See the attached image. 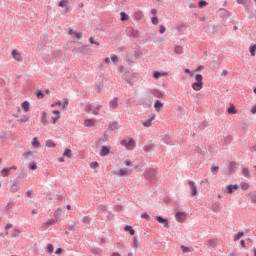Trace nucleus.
Listing matches in <instances>:
<instances>
[{
    "label": "nucleus",
    "instance_id": "1",
    "mask_svg": "<svg viewBox=\"0 0 256 256\" xmlns=\"http://www.w3.org/2000/svg\"><path fill=\"white\" fill-rule=\"evenodd\" d=\"M195 81L196 82L192 83V89L194 91H201L203 89V75L196 74Z\"/></svg>",
    "mask_w": 256,
    "mask_h": 256
},
{
    "label": "nucleus",
    "instance_id": "2",
    "mask_svg": "<svg viewBox=\"0 0 256 256\" xmlns=\"http://www.w3.org/2000/svg\"><path fill=\"white\" fill-rule=\"evenodd\" d=\"M144 177L147 179V181L153 183V181L157 179V171L155 169H147L144 173Z\"/></svg>",
    "mask_w": 256,
    "mask_h": 256
},
{
    "label": "nucleus",
    "instance_id": "3",
    "mask_svg": "<svg viewBox=\"0 0 256 256\" xmlns=\"http://www.w3.org/2000/svg\"><path fill=\"white\" fill-rule=\"evenodd\" d=\"M175 219L178 223H184L185 219H187V213L185 212H177L175 214Z\"/></svg>",
    "mask_w": 256,
    "mask_h": 256
},
{
    "label": "nucleus",
    "instance_id": "4",
    "mask_svg": "<svg viewBox=\"0 0 256 256\" xmlns=\"http://www.w3.org/2000/svg\"><path fill=\"white\" fill-rule=\"evenodd\" d=\"M237 189H239L238 184H230L226 187L225 193H227L228 195H231V193H233L234 191H237Z\"/></svg>",
    "mask_w": 256,
    "mask_h": 256
},
{
    "label": "nucleus",
    "instance_id": "5",
    "mask_svg": "<svg viewBox=\"0 0 256 256\" xmlns=\"http://www.w3.org/2000/svg\"><path fill=\"white\" fill-rule=\"evenodd\" d=\"M188 185H189V188L192 191L191 192L192 197H195L197 195V193H198V191H197V184H195L194 181H189Z\"/></svg>",
    "mask_w": 256,
    "mask_h": 256
},
{
    "label": "nucleus",
    "instance_id": "6",
    "mask_svg": "<svg viewBox=\"0 0 256 256\" xmlns=\"http://www.w3.org/2000/svg\"><path fill=\"white\" fill-rule=\"evenodd\" d=\"M156 221H158V223H162L165 229H169V219L163 218L162 216H156Z\"/></svg>",
    "mask_w": 256,
    "mask_h": 256
},
{
    "label": "nucleus",
    "instance_id": "7",
    "mask_svg": "<svg viewBox=\"0 0 256 256\" xmlns=\"http://www.w3.org/2000/svg\"><path fill=\"white\" fill-rule=\"evenodd\" d=\"M155 114H152L148 120L142 122L143 127H152L153 121H155Z\"/></svg>",
    "mask_w": 256,
    "mask_h": 256
},
{
    "label": "nucleus",
    "instance_id": "8",
    "mask_svg": "<svg viewBox=\"0 0 256 256\" xmlns=\"http://www.w3.org/2000/svg\"><path fill=\"white\" fill-rule=\"evenodd\" d=\"M11 193H17L19 191V179L13 181L12 186L10 187Z\"/></svg>",
    "mask_w": 256,
    "mask_h": 256
},
{
    "label": "nucleus",
    "instance_id": "9",
    "mask_svg": "<svg viewBox=\"0 0 256 256\" xmlns=\"http://www.w3.org/2000/svg\"><path fill=\"white\" fill-rule=\"evenodd\" d=\"M111 150L107 146H102L100 150V157H107Z\"/></svg>",
    "mask_w": 256,
    "mask_h": 256
},
{
    "label": "nucleus",
    "instance_id": "10",
    "mask_svg": "<svg viewBox=\"0 0 256 256\" xmlns=\"http://www.w3.org/2000/svg\"><path fill=\"white\" fill-rule=\"evenodd\" d=\"M119 98L115 97L113 100L110 101L109 107L110 109H117L119 107Z\"/></svg>",
    "mask_w": 256,
    "mask_h": 256
},
{
    "label": "nucleus",
    "instance_id": "11",
    "mask_svg": "<svg viewBox=\"0 0 256 256\" xmlns=\"http://www.w3.org/2000/svg\"><path fill=\"white\" fill-rule=\"evenodd\" d=\"M12 57H13L16 61H23V56H22L21 53H19V51H17V50H13V51H12Z\"/></svg>",
    "mask_w": 256,
    "mask_h": 256
},
{
    "label": "nucleus",
    "instance_id": "12",
    "mask_svg": "<svg viewBox=\"0 0 256 256\" xmlns=\"http://www.w3.org/2000/svg\"><path fill=\"white\" fill-rule=\"evenodd\" d=\"M162 141L163 143H165L166 145H173L174 142H173V138L169 135H165L163 138H162Z\"/></svg>",
    "mask_w": 256,
    "mask_h": 256
},
{
    "label": "nucleus",
    "instance_id": "13",
    "mask_svg": "<svg viewBox=\"0 0 256 256\" xmlns=\"http://www.w3.org/2000/svg\"><path fill=\"white\" fill-rule=\"evenodd\" d=\"M69 35H73L76 39H82L83 38V33L81 32H75L73 29H70L68 31Z\"/></svg>",
    "mask_w": 256,
    "mask_h": 256
},
{
    "label": "nucleus",
    "instance_id": "14",
    "mask_svg": "<svg viewBox=\"0 0 256 256\" xmlns=\"http://www.w3.org/2000/svg\"><path fill=\"white\" fill-rule=\"evenodd\" d=\"M143 149H144L145 153H151V151L155 150V144L149 143V144L145 145Z\"/></svg>",
    "mask_w": 256,
    "mask_h": 256
},
{
    "label": "nucleus",
    "instance_id": "15",
    "mask_svg": "<svg viewBox=\"0 0 256 256\" xmlns=\"http://www.w3.org/2000/svg\"><path fill=\"white\" fill-rule=\"evenodd\" d=\"M21 107H22L24 113H29L31 104L29 103V101L26 100V101L22 102Z\"/></svg>",
    "mask_w": 256,
    "mask_h": 256
},
{
    "label": "nucleus",
    "instance_id": "16",
    "mask_svg": "<svg viewBox=\"0 0 256 256\" xmlns=\"http://www.w3.org/2000/svg\"><path fill=\"white\" fill-rule=\"evenodd\" d=\"M135 143V141L131 138L129 140H122L121 141V145H123L124 147H126L127 149H129V147H131V145Z\"/></svg>",
    "mask_w": 256,
    "mask_h": 256
},
{
    "label": "nucleus",
    "instance_id": "17",
    "mask_svg": "<svg viewBox=\"0 0 256 256\" xmlns=\"http://www.w3.org/2000/svg\"><path fill=\"white\" fill-rule=\"evenodd\" d=\"M134 19L135 21H141L143 19V12H141V10H136L134 12Z\"/></svg>",
    "mask_w": 256,
    "mask_h": 256
},
{
    "label": "nucleus",
    "instance_id": "18",
    "mask_svg": "<svg viewBox=\"0 0 256 256\" xmlns=\"http://www.w3.org/2000/svg\"><path fill=\"white\" fill-rule=\"evenodd\" d=\"M118 126H119V122L117 121L110 122L108 125V131H116Z\"/></svg>",
    "mask_w": 256,
    "mask_h": 256
},
{
    "label": "nucleus",
    "instance_id": "19",
    "mask_svg": "<svg viewBox=\"0 0 256 256\" xmlns=\"http://www.w3.org/2000/svg\"><path fill=\"white\" fill-rule=\"evenodd\" d=\"M154 109L157 113H159L161 111V109H163V103L160 102L159 100H157L155 103H154Z\"/></svg>",
    "mask_w": 256,
    "mask_h": 256
},
{
    "label": "nucleus",
    "instance_id": "20",
    "mask_svg": "<svg viewBox=\"0 0 256 256\" xmlns=\"http://www.w3.org/2000/svg\"><path fill=\"white\" fill-rule=\"evenodd\" d=\"M0 175H1V177H9V175H11V169H9V168H3V169L0 171Z\"/></svg>",
    "mask_w": 256,
    "mask_h": 256
},
{
    "label": "nucleus",
    "instance_id": "21",
    "mask_svg": "<svg viewBox=\"0 0 256 256\" xmlns=\"http://www.w3.org/2000/svg\"><path fill=\"white\" fill-rule=\"evenodd\" d=\"M84 127H95V119H87L84 121Z\"/></svg>",
    "mask_w": 256,
    "mask_h": 256
},
{
    "label": "nucleus",
    "instance_id": "22",
    "mask_svg": "<svg viewBox=\"0 0 256 256\" xmlns=\"http://www.w3.org/2000/svg\"><path fill=\"white\" fill-rule=\"evenodd\" d=\"M68 3H69V0H62L59 2L58 7H65L66 13H69V7H67Z\"/></svg>",
    "mask_w": 256,
    "mask_h": 256
},
{
    "label": "nucleus",
    "instance_id": "23",
    "mask_svg": "<svg viewBox=\"0 0 256 256\" xmlns=\"http://www.w3.org/2000/svg\"><path fill=\"white\" fill-rule=\"evenodd\" d=\"M139 35V31L136 29L131 28L129 30V37H132L133 39L137 38Z\"/></svg>",
    "mask_w": 256,
    "mask_h": 256
},
{
    "label": "nucleus",
    "instance_id": "24",
    "mask_svg": "<svg viewBox=\"0 0 256 256\" xmlns=\"http://www.w3.org/2000/svg\"><path fill=\"white\" fill-rule=\"evenodd\" d=\"M40 121H41V123H43L44 125H47V112H45V111H42V112H41Z\"/></svg>",
    "mask_w": 256,
    "mask_h": 256
},
{
    "label": "nucleus",
    "instance_id": "25",
    "mask_svg": "<svg viewBox=\"0 0 256 256\" xmlns=\"http://www.w3.org/2000/svg\"><path fill=\"white\" fill-rule=\"evenodd\" d=\"M152 95L157 99H161V97H163V92H161V90H152Z\"/></svg>",
    "mask_w": 256,
    "mask_h": 256
},
{
    "label": "nucleus",
    "instance_id": "26",
    "mask_svg": "<svg viewBox=\"0 0 256 256\" xmlns=\"http://www.w3.org/2000/svg\"><path fill=\"white\" fill-rule=\"evenodd\" d=\"M212 211H215V213H219V211H221V204H219V202H215L212 205Z\"/></svg>",
    "mask_w": 256,
    "mask_h": 256
},
{
    "label": "nucleus",
    "instance_id": "27",
    "mask_svg": "<svg viewBox=\"0 0 256 256\" xmlns=\"http://www.w3.org/2000/svg\"><path fill=\"white\" fill-rule=\"evenodd\" d=\"M165 76H167V72L161 73V72H159V71H156V72H154V74H153L154 79H159V77H165Z\"/></svg>",
    "mask_w": 256,
    "mask_h": 256
},
{
    "label": "nucleus",
    "instance_id": "28",
    "mask_svg": "<svg viewBox=\"0 0 256 256\" xmlns=\"http://www.w3.org/2000/svg\"><path fill=\"white\" fill-rule=\"evenodd\" d=\"M133 247L135 249H141V242L139 240H137V237L133 238Z\"/></svg>",
    "mask_w": 256,
    "mask_h": 256
},
{
    "label": "nucleus",
    "instance_id": "29",
    "mask_svg": "<svg viewBox=\"0 0 256 256\" xmlns=\"http://www.w3.org/2000/svg\"><path fill=\"white\" fill-rule=\"evenodd\" d=\"M249 198H250L251 203L256 204V191L250 192Z\"/></svg>",
    "mask_w": 256,
    "mask_h": 256
},
{
    "label": "nucleus",
    "instance_id": "30",
    "mask_svg": "<svg viewBox=\"0 0 256 256\" xmlns=\"http://www.w3.org/2000/svg\"><path fill=\"white\" fill-rule=\"evenodd\" d=\"M13 207H15V203H13V202H8L7 205H6V207H5V211H6L7 213H9V212L13 209Z\"/></svg>",
    "mask_w": 256,
    "mask_h": 256
},
{
    "label": "nucleus",
    "instance_id": "31",
    "mask_svg": "<svg viewBox=\"0 0 256 256\" xmlns=\"http://www.w3.org/2000/svg\"><path fill=\"white\" fill-rule=\"evenodd\" d=\"M242 175L247 178L251 177V171H249V168H242Z\"/></svg>",
    "mask_w": 256,
    "mask_h": 256
},
{
    "label": "nucleus",
    "instance_id": "32",
    "mask_svg": "<svg viewBox=\"0 0 256 256\" xmlns=\"http://www.w3.org/2000/svg\"><path fill=\"white\" fill-rule=\"evenodd\" d=\"M129 170L125 169V168H121L118 175L119 177H126V175H128Z\"/></svg>",
    "mask_w": 256,
    "mask_h": 256
},
{
    "label": "nucleus",
    "instance_id": "33",
    "mask_svg": "<svg viewBox=\"0 0 256 256\" xmlns=\"http://www.w3.org/2000/svg\"><path fill=\"white\" fill-rule=\"evenodd\" d=\"M29 121V116L28 115H23L21 118L18 119V123H27Z\"/></svg>",
    "mask_w": 256,
    "mask_h": 256
},
{
    "label": "nucleus",
    "instance_id": "34",
    "mask_svg": "<svg viewBox=\"0 0 256 256\" xmlns=\"http://www.w3.org/2000/svg\"><path fill=\"white\" fill-rule=\"evenodd\" d=\"M124 231H128L130 233V235H132V236L135 235V231L133 230V227L130 225H126L124 227Z\"/></svg>",
    "mask_w": 256,
    "mask_h": 256
},
{
    "label": "nucleus",
    "instance_id": "35",
    "mask_svg": "<svg viewBox=\"0 0 256 256\" xmlns=\"http://www.w3.org/2000/svg\"><path fill=\"white\" fill-rule=\"evenodd\" d=\"M228 113L229 115H235L237 113V110L235 109V105H231L229 108H228Z\"/></svg>",
    "mask_w": 256,
    "mask_h": 256
},
{
    "label": "nucleus",
    "instance_id": "36",
    "mask_svg": "<svg viewBox=\"0 0 256 256\" xmlns=\"http://www.w3.org/2000/svg\"><path fill=\"white\" fill-rule=\"evenodd\" d=\"M208 247H216L217 245V239H210L207 243Z\"/></svg>",
    "mask_w": 256,
    "mask_h": 256
},
{
    "label": "nucleus",
    "instance_id": "37",
    "mask_svg": "<svg viewBox=\"0 0 256 256\" xmlns=\"http://www.w3.org/2000/svg\"><path fill=\"white\" fill-rule=\"evenodd\" d=\"M120 20L121 21H129V15H127L125 12L120 13Z\"/></svg>",
    "mask_w": 256,
    "mask_h": 256
},
{
    "label": "nucleus",
    "instance_id": "38",
    "mask_svg": "<svg viewBox=\"0 0 256 256\" xmlns=\"http://www.w3.org/2000/svg\"><path fill=\"white\" fill-rule=\"evenodd\" d=\"M240 187H241L242 191H249L250 185L247 182H243V183H241Z\"/></svg>",
    "mask_w": 256,
    "mask_h": 256
},
{
    "label": "nucleus",
    "instance_id": "39",
    "mask_svg": "<svg viewBox=\"0 0 256 256\" xmlns=\"http://www.w3.org/2000/svg\"><path fill=\"white\" fill-rule=\"evenodd\" d=\"M68 107H69V99L64 98L63 104H62V109L65 111Z\"/></svg>",
    "mask_w": 256,
    "mask_h": 256
},
{
    "label": "nucleus",
    "instance_id": "40",
    "mask_svg": "<svg viewBox=\"0 0 256 256\" xmlns=\"http://www.w3.org/2000/svg\"><path fill=\"white\" fill-rule=\"evenodd\" d=\"M19 233H21V230H19V229H14L13 231H12V234H11V237H14V238H19Z\"/></svg>",
    "mask_w": 256,
    "mask_h": 256
},
{
    "label": "nucleus",
    "instance_id": "41",
    "mask_svg": "<svg viewBox=\"0 0 256 256\" xmlns=\"http://www.w3.org/2000/svg\"><path fill=\"white\" fill-rule=\"evenodd\" d=\"M175 53L177 55H182L183 54V47L181 46H176L175 49H174Z\"/></svg>",
    "mask_w": 256,
    "mask_h": 256
},
{
    "label": "nucleus",
    "instance_id": "42",
    "mask_svg": "<svg viewBox=\"0 0 256 256\" xmlns=\"http://www.w3.org/2000/svg\"><path fill=\"white\" fill-rule=\"evenodd\" d=\"M64 157H68V159H71V149L66 148L64 153H63Z\"/></svg>",
    "mask_w": 256,
    "mask_h": 256
},
{
    "label": "nucleus",
    "instance_id": "43",
    "mask_svg": "<svg viewBox=\"0 0 256 256\" xmlns=\"http://www.w3.org/2000/svg\"><path fill=\"white\" fill-rule=\"evenodd\" d=\"M195 152L197 153V155H202L203 157H205V151H203L201 147H196Z\"/></svg>",
    "mask_w": 256,
    "mask_h": 256
},
{
    "label": "nucleus",
    "instance_id": "44",
    "mask_svg": "<svg viewBox=\"0 0 256 256\" xmlns=\"http://www.w3.org/2000/svg\"><path fill=\"white\" fill-rule=\"evenodd\" d=\"M32 145H33V147H35V148L41 147V143H39V141H37V138H36V137L33 138Z\"/></svg>",
    "mask_w": 256,
    "mask_h": 256
},
{
    "label": "nucleus",
    "instance_id": "45",
    "mask_svg": "<svg viewBox=\"0 0 256 256\" xmlns=\"http://www.w3.org/2000/svg\"><path fill=\"white\" fill-rule=\"evenodd\" d=\"M250 54L252 57H255L256 45H252L249 48Z\"/></svg>",
    "mask_w": 256,
    "mask_h": 256
},
{
    "label": "nucleus",
    "instance_id": "46",
    "mask_svg": "<svg viewBox=\"0 0 256 256\" xmlns=\"http://www.w3.org/2000/svg\"><path fill=\"white\" fill-rule=\"evenodd\" d=\"M23 156L25 157V159L29 160L31 159V157H33V152L31 151L25 152Z\"/></svg>",
    "mask_w": 256,
    "mask_h": 256
},
{
    "label": "nucleus",
    "instance_id": "47",
    "mask_svg": "<svg viewBox=\"0 0 256 256\" xmlns=\"http://www.w3.org/2000/svg\"><path fill=\"white\" fill-rule=\"evenodd\" d=\"M141 218L146 219V221H151V216H149V214H147V212L142 213Z\"/></svg>",
    "mask_w": 256,
    "mask_h": 256
},
{
    "label": "nucleus",
    "instance_id": "48",
    "mask_svg": "<svg viewBox=\"0 0 256 256\" xmlns=\"http://www.w3.org/2000/svg\"><path fill=\"white\" fill-rule=\"evenodd\" d=\"M243 235V232H238L237 234L234 235V241H239V239L243 237Z\"/></svg>",
    "mask_w": 256,
    "mask_h": 256
},
{
    "label": "nucleus",
    "instance_id": "49",
    "mask_svg": "<svg viewBox=\"0 0 256 256\" xmlns=\"http://www.w3.org/2000/svg\"><path fill=\"white\" fill-rule=\"evenodd\" d=\"M82 223L89 225V223H91V218H89V216H84L82 218Z\"/></svg>",
    "mask_w": 256,
    "mask_h": 256
},
{
    "label": "nucleus",
    "instance_id": "50",
    "mask_svg": "<svg viewBox=\"0 0 256 256\" xmlns=\"http://www.w3.org/2000/svg\"><path fill=\"white\" fill-rule=\"evenodd\" d=\"M218 172H219V166L211 167V173H213V175H217Z\"/></svg>",
    "mask_w": 256,
    "mask_h": 256
},
{
    "label": "nucleus",
    "instance_id": "51",
    "mask_svg": "<svg viewBox=\"0 0 256 256\" xmlns=\"http://www.w3.org/2000/svg\"><path fill=\"white\" fill-rule=\"evenodd\" d=\"M235 165H237V163L235 162L229 163V166H228L229 173H233V167H235Z\"/></svg>",
    "mask_w": 256,
    "mask_h": 256
},
{
    "label": "nucleus",
    "instance_id": "52",
    "mask_svg": "<svg viewBox=\"0 0 256 256\" xmlns=\"http://www.w3.org/2000/svg\"><path fill=\"white\" fill-rule=\"evenodd\" d=\"M60 215H61V210L60 209L56 210L54 213V217H55L56 221H60V219H59Z\"/></svg>",
    "mask_w": 256,
    "mask_h": 256
},
{
    "label": "nucleus",
    "instance_id": "53",
    "mask_svg": "<svg viewBox=\"0 0 256 256\" xmlns=\"http://www.w3.org/2000/svg\"><path fill=\"white\" fill-rule=\"evenodd\" d=\"M36 97H37L38 99H43V98L45 97V94H44L41 90H39V91L36 93Z\"/></svg>",
    "mask_w": 256,
    "mask_h": 256
},
{
    "label": "nucleus",
    "instance_id": "54",
    "mask_svg": "<svg viewBox=\"0 0 256 256\" xmlns=\"http://www.w3.org/2000/svg\"><path fill=\"white\" fill-rule=\"evenodd\" d=\"M182 249V253H190L191 252V248L187 247V246H181Z\"/></svg>",
    "mask_w": 256,
    "mask_h": 256
},
{
    "label": "nucleus",
    "instance_id": "55",
    "mask_svg": "<svg viewBox=\"0 0 256 256\" xmlns=\"http://www.w3.org/2000/svg\"><path fill=\"white\" fill-rule=\"evenodd\" d=\"M84 111H87V113H89L90 111H93V105L87 104L84 108Z\"/></svg>",
    "mask_w": 256,
    "mask_h": 256
},
{
    "label": "nucleus",
    "instance_id": "56",
    "mask_svg": "<svg viewBox=\"0 0 256 256\" xmlns=\"http://www.w3.org/2000/svg\"><path fill=\"white\" fill-rule=\"evenodd\" d=\"M46 147H55V142H53V140H47Z\"/></svg>",
    "mask_w": 256,
    "mask_h": 256
},
{
    "label": "nucleus",
    "instance_id": "57",
    "mask_svg": "<svg viewBox=\"0 0 256 256\" xmlns=\"http://www.w3.org/2000/svg\"><path fill=\"white\" fill-rule=\"evenodd\" d=\"M91 253H93V255H99V253H101V250L99 248H92Z\"/></svg>",
    "mask_w": 256,
    "mask_h": 256
},
{
    "label": "nucleus",
    "instance_id": "58",
    "mask_svg": "<svg viewBox=\"0 0 256 256\" xmlns=\"http://www.w3.org/2000/svg\"><path fill=\"white\" fill-rule=\"evenodd\" d=\"M198 6H199L200 8H202V7H207V1H205V0H200L199 3H198Z\"/></svg>",
    "mask_w": 256,
    "mask_h": 256
},
{
    "label": "nucleus",
    "instance_id": "59",
    "mask_svg": "<svg viewBox=\"0 0 256 256\" xmlns=\"http://www.w3.org/2000/svg\"><path fill=\"white\" fill-rule=\"evenodd\" d=\"M89 43H91V45H96L97 47H99V42L95 41L93 37L89 38Z\"/></svg>",
    "mask_w": 256,
    "mask_h": 256
},
{
    "label": "nucleus",
    "instance_id": "60",
    "mask_svg": "<svg viewBox=\"0 0 256 256\" xmlns=\"http://www.w3.org/2000/svg\"><path fill=\"white\" fill-rule=\"evenodd\" d=\"M59 119H61V115H55V116H52V121L53 123H57V121H59Z\"/></svg>",
    "mask_w": 256,
    "mask_h": 256
},
{
    "label": "nucleus",
    "instance_id": "61",
    "mask_svg": "<svg viewBox=\"0 0 256 256\" xmlns=\"http://www.w3.org/2000/svg\"><path fill=\"white\" fill-rule=\"evenodd\" d=\"M97 167H99V163H98V162H92V163H90V168H91V169H97Z\"/></svg>",
    "mask_w": 256,
    "mask_h": 256
},
{
    "label": "nucleus",
    "instance_id": "62",
    "mask_svg": "<svg viewBox=\"0 0 256 256\" xmlns=\"http://www.w3.org/2000/svg\"><path fill=\"white\" fill-rule=\"evenodd\" d=\"M29 169H31L32 171H35L37 169V164H35L34 162L30 163Z\"/></svg>",
    "mask_w": 256,
    "mask_h": 256
},
{
    "label": "nucleus",
    "instance_id": "63",
    "mask_svg": "<svg viewBox=\"0 0 256 256\" xmlns=\"http://www.w3.org/2000/svg\"><path fill=\"white\" fill-rule=\"evenodd\" d=\"M57 223V219H51L46 222V225H55Z\"/></svg>",
    "mask_w": 256,
    "mask_h": 256
},
{
    "label": "nucleus",
    "instance_id": "64",
    "mask_svg": "<svg viewBox=\"0 0 256 256\" xmlns=\"http://www.w3.org/2000/svg\"><path fill=\"white\" fill-rule=\"evenodd\" d=\"M47 251H48V253H53V245L48 244L47 245Z\"/></svg>",
    "mask_w": 256,
    "mask_h": 256
}]
</instances>
